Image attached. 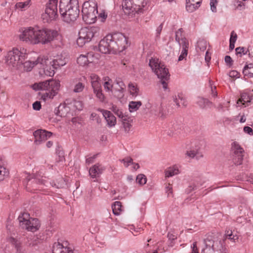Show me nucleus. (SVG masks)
Returning a JSON list of instances; mask_svg holds the SVG:
<instances>
[{
	"label": "nucleus",
	"instance_id": "nucleus-25",
	"mask_svg": "<svg viewBox=\"0 0 253 253\" xmlns=\"http://www.w3.org/2000/svg\"><path fill=\"white\" fill-rule=\"evenodd\" d=\"M46 63H44L43 65H42V68L44 70L45 73H48V75L49 76H53L54 75L55 71L54 70L55 69H53V67H52L50 64L48 58L46 57Z\"/></svg>",
	"mask_w": 253,
	"mask_h": 253
},
{
	"label": "nucleus",
	"instance_id": "nucleus-62",
	"mask_svg": "<svg viewBox=\"0 0 253 253\" xmlns=\"http://www.w3.org/2000/svg\"><path fill=\"white\" fill-rule=\"evenodd\" d=\"M35 182H36L37 183L40 184V185H46V183H47V181L44 180V179H34V180Z\"/></svg>",
	"mask_w": 253,
	"mask_h": 253
},
{
	"label": "nucleus",
	"instance_id": "nucleus-55",
	"mask_svg": "<svg viewBox=\"0 0 253 253\" xmlns=\"http://www.w3.org/2000/svg\"><path fill=\"white\" fill-rule=\"evenodd\" d=\"M226 236L229 239L232 240L234 241H235L238 238L236 235H233L232 232L231 231L230 232V233H229V231H227V232L226 234Z\"/></svg>",
	"mask_w": 253,
	"mask_h": 253
},
{
	"label": "nucleus",
	"instance_id": "nucleus-19",
	"mask_svg": "<svg viewBox=\"0 0 253 253\" xmlns=\"http://www.w3.org/2000/svg\"><path fill=\"white\" fill-rule=\"evenodd\" d=\"M98 48L99 50L104 54L109 53L111 51L107 36L100 41Z\"/></svg>",
	"mask_w": 253,
	"mask_h": 253
},
{
	"label": "nucleus",
	"instance_id": "nucleus-42",
	"mask_svg": "<svg viewBox=\"0 0 253 253\" xmlns=\"http://www.w3.org/2000/svg\"><path fill=\"white\" fill-rule=\"evenodd\" d=\"M120 161L123 163L125 167L127 168L130 164H133V160L130 157H127L122 160H120Z\"/></svg>",
	"mask_w": 253,
	"mask_h": 253
},
{
	"label": "nucleus",
	"instance_id": "nucleus-28",
	"mask_svg": "<svg viewBox=\"0 0 253 253\" xmlns=\"http://www.w3.org/2000/svg\"><path fill=\"white\" fill-rule=\"evenodd\" d=\"M142 105L141 101H131L129 103V110L130 112L136 111Z\"/></svg>",
	"mask_w": 253,
	"mask_h": 253
},
{
	"label": "nucleus",
	"instance_id": "nucleus-52",
	"mask_svg": "<svg viewBox=\"0 0 253 253\" xmlns=\"http://www.w3.org/2000/svg\"><path fill=\"white\" fill-rule=\"evenodd\" d=\"M225 62L230 67H231L233 65V61L230 56L226 55L225 57Z\"/></svg>",
	"mask_w": 253,
	"mask_h": 253
},
{
	"label": "nucleus",
	"instance_id": "nucleus-2",
	"mask_svg": "<svg viewBox=\"0 0 253 253\" xmlns=\"http://www.w3.org/2000/svg\"><path fill=\"white\" fill-rule=\"evenodd\" d=\"M59 13L65 22H74L80 13L78 0H60Z\"/></svg>",
	"mask_w": 253,
	"mask_h": 253
},
{
	"label": "nucleus",
	"instance_id": "nucleus-11",
	"mask_svg": "<svg viewBox=\"0 0 253 253\" xmlns=\"http://www.w3.org/2000/svg\"><path fill=\"white\" fill-rule=\"evenodd\" d=\"M205 247L202 253H228L227 250L223 247L220 241L207 239L204 240Z\"/></svg>",
	"mask_w": 253,
	"mask_h": 253
},
{
	"label": "nucleus",
	"instance_id": "nucleus-38",
	"mask_svg": "<svg viewBox=\"0 0 253 253\" xmlns=\"http://www.w3.org/2000/svg\"><path fill=\"white\" fill-rule=\"evenodd\" d=\"M243 155L238 154L234 156L233 162L236 165H240L242 164Z\"/></svg>",
	"mask_w": 253,
	"mask_h": 253
},
{
	"label": "nucleus",
	"instance_id": "nucleus-10",
	"mask_svg": "<svg viewBox=\"0 0 253 253\" xmlns=\"http://www.w3.org/2000/svg\"><path fill=\"white\" fill-rule=\"evenodd\" d=\"M57 2L58 0H49L47 3L44 13L42 15L44 22L48 23L57 18Z\"/></svg>",
	"mask_w": 253,
	"mask_h": 253
},
{
	"label": "nucleus",
	"instance_id": "nucleus-13",
	"mask_svg": "<svg viewBox=\"0 0 253 253\" xmlns=\"http://www.w3.org/2000/svg\"><path fill=\"white\" fill-rule=\"evenodd\" d=\"M33 135L35 138V143L36 144H40L42 141L49 138L51 136L52 133L45 130L38 129L34 131Z\"/></svg>",
	"mask_w": 253,
	"mask_h": 253
},
{
	"label": "nucleus",
	"instance_id": "nucleus-34",
	"mask_svg": "<svg viewBox=\"0 0 253 253\" xmlns=\"http://www.w3.org/2000/svg\"><path fill=\"white\" fill-rule=\"evenodd\" d=\"M77 62L79 65L82 66H85L88 64V60L86 57L85 55H81L77 60Z\"/></svg>",
	"mask_w": 253,
	"mask_h": 253
},
{
	"label": "nucleus",
	"instance_id": "nucleus-57",
	"mask_svg": "<svg viewBox=\"0 0 253 253\" xmlns=\"http://www.w3.org/2000/svg\"><path fill=\"white\" fill-rule=\"evenodd\" d=\"M33 108L34 110L39 111L41 108V104L40 101H36L33 104Z\"/></svg>",
	"mask_w": 253,
	"mask_h": 253
},
{
	"label": "nucleus",
	"instance_id": "nucleus-50",
	"mask_svg": "<svg viewBox=\"0 0 253 253\" xmlns=\"http://www.w3.org/2000/svg\"><path fill=\"white\" fill-rule=\"evenodd\" d=\"M198 47L201 51H204L206 49V42L204 41L198 42Z\"/></svg>",
	"mask_w": 253,
	"mask_h": 253
},
{
	"label": "nucleus",
	"instance_id": "nucleus-58",
	"mask_svg": "<svg viewBox=\"0 0 253 253\" xmlns=\"http://www.w3.org/2000/svg\"><path fill=\"white\" fill-rule=\"evenodd\" d=\"M216 3H217L216 0H211V9L212 12H215L216 10V6L215 5Z\"/></svg>",
	"mask_w": 253,
	"mask_h": 253
},
{
	"label": "nucleus",
	"instance_id": "nucleus-63",
	"mask_svg": "<svg viewBox=\"0 0 253 253\" xmlns=\"http://www.w3.org/2000/svg\"><path fill=\"white\" fill-rule=\"evenodd\" d=\"M57 153L59 155V161H62L64 159V153L62 150H59L58 151L57 150Z\"/></svg>",
	"mask_w": 253,
	"mask_h": 253
},
{
	"label": "nucleus",
	"instance_id": "nucleus-43",
	"mask_svg": "<svg viewBox=\"0 0 253 253\" xmlns=\"http://www.w3.org/2000/svg\"><path fill=\"white\" fill-rule=\"evenodd\" d=\"M112 110L116 115H117L119 118L121 119L125 116L123 115L122 111L120 110L116 106H113Z\"/></svg>",
	"mask_w": 253,
	"mask_h": 253
},
{
	"label": "nucleus",
	"instance_id": "nucleus-39",
	"mask_svg": "<svg viewBox=\"0 0 253 253\" xmlns=\"http://www.w3.org/2000/svg\"><path fill=\"white\" fill-rule=\"evenodd\" d=\"M8 174V170L0 165V181L3 180Z\"/></svg>",
	"mask_w": 253,
	"mask_h": 253
},
{
	"label": "nucleus",
	"instance_id": "nucleus-48",
	"mask_svg": "<svg viewBox=\"0 0 253 253\" xmlns=\"http://www.w3.org/2000/svg\"><path fill=\"white\" fill-rule=\"evenodd\" d=\"M91 86L93 88V91L99 90L101 88V85L99 81L91 83Z\"/></svg>",
	"mask_w": 253,
	"mask_h": 253
},
{
	"label": "nucleus",
	"instance_id": "nucleus-45",
	"mask_svg": "<svg viewBox=\"0 0 253 253\" xmlns=\"http://www.w3.org/2000/svg\"><path fill=\"white\" fill-rule=\"evenodd\" d=\"M179 45L182 46V48H188L189 42L188 40L185 38H181L179 42H178Z\"/></svg>",
	"mask_w": 253,
	"mask_h": 253
},
{
	"label": "nucleus",
	"instance_id": "nucleus-4",
	"mask_svg": "<svg viewBox=\"0 0 253 253\" xmlns=\"http://www.w3.org/2000/svg\"><path fill=\"white\" fill-rule=\"evenodd\" d=\"M146 4V0H124L122 6L125 14L132 18L136 14L143 12Z\"/></svg>",
	"mask_w": 253,
	"mask_h": 253
},
{
	"label": "nucleus",
	"instance_id": "nucleus-53",
	"mask_svg": "<svg viewBox=\"0 0 253 253\" xmlns=\"http://www.w3.org/2000/svg\"><path fill=\"white\" fill-rule=\"evenodd\" d=\"M246 97H247V98H249V96H247L246 94L242 95L241 98L238 100L237 103L239 104V102H241L243 104H245V102H251L250 100H247V101L246 100V99H247Z\"/></svg>",
	"mask_w": 253,
	"mask_h": 253
},
{
	"label": "nucleus",
	"instance_id": "nucleus-16",
	"mask_svg": "<svg viewBox=\"0 0 253 253\" xmlns=\"http://www.w3.org/2000/svg\"><path fill=\"white\" fill-rule=\"evenodd\" d=\"M105 168L99 164H96L91 167L89 171L90 176L94 178L98 177L104 170Z\"/></svg>",
	"mask_w": 253,
	"mask_h": 253
},
{
	"label": "nucleus",
	"instance_id": "nucleus-9",
	"mask_svg": "<svg viewBox=\"0 0 253 253\" xmlns=\"http://www.w3.org/2000/svg\"><path fill=\"white\" fill-rule=\"evenodd\" d=\"M20 223V226L31 232H35L40 227V221L37 218L30 217V214L27 212H24L20 215L18 218Z\"/></svg>",
	"mask_w": 253,
	"mask_h": 253
},
{
	"label": "nucleus",
	"instance_id": "nucleus-56",
	"mask_svg": "<svg viewBox=\"0 0 253 253\" xmlns=\"http://www.w3.org/2000/svg\"><path fill=\"white\" fill-rule=\"evenodd\" d=\"M90 79L91 80V83L99 81L100 80L99 77L95 74H91L90 76Z\"/></svg>",
	"mask_w": 253,
	"mask_h": 253
},
{
	"label": "nucleus",
	"instance_id": "nucleus-17",
	"mask_svg": "<svg viewBox=\"0 0 253 253\" xmlns=\"http://www.w3.org/2000/svg\"><path fill=\"white\" fill-rule=\"evenodd\" d=\"M115 81L119 87L114 89V94L117 98H121L124 96L123 92L126 87L125 84L120 78L116 79Z\"/></svg>",
	"mask_w": 253,
	"mask_h": 253
},
{
	"label": "nucleus",
	"instance_id": "nucleus-26",
	"mask_svg": "<svg viewBox=\"0 0 253 253\" xmlns=\"http://www.w3.org/2000/svg\"><path fill=\"white\" fill-rule=\"evenodd\" d=\"M243 73L245 76L253 78V64L250 63L246 65L244 68Z\"/></svg>",
	"mask_w": 253,
	"mask_h": 253
},
{
	"label": "nucleus",
	"instance_id": "nucleus-44",
	"mask_svg": "<svg viewBox=\"0 0 253 253\" xmlns=\"http://www.w3.org/2000/svg\"><path fill=\"white\" fill-rule=\"evenodd\" d=\"M30 0H27L25 2H17L15 6L16 8H20L21 9H23L27 7L29 5Z\"/></svg>",
	"mask_w": 253,
	"mask_h": 253
},
{
	"label": "nucleus",
	"instance_id": "nucleus-24",
	"mask_svg": "<svg viewBox=\"0 0 253 253\" xmlns=\"http://www.w3.org/2000/svg\"><path fill=\"white\" fill-rule=\"evenodd\" d=\"M122 123L124 130L126 132H128L132 126L131 123L132 119L126 116H124L122 118Z\"/></svg>",
	"mask_w": 253,
	"mask_h": 253
},
{
	"label": "nucleus",
	"instance_id": "nucleus-7",
	"mask_svg": "<svg viewBox=\"0 0 253 253\" xmlns=\"http://www.w3.org/2000/svg\"><path fill=\"white\" fill-rule=\"evenodd\" d=\"M100 35V29L98 27H84L79 32L77 44L82 47L86 42H90L93 38L98 37Z\"/></svg>",
	"mask_w": 253,
	"mask_h": 253
},
{
	"label": "nucleus",
	"instance_id": "nucleus-6",
	"mask_svg": "<svg viewBox=\"0 0 253 253\" xmlns=\"http://www.w3.org/2000/svg\"><path fill=\"white\" fill-rule=\"evenodd\" d=\"M83 20L87 24L94 23L98 14L97 3L93 0L85 1L82 6Z\"/></svg>",
	"mask_w": 253,
	"mask_h": 253
},
{
	"label": "nucleus",
	"instance_id": "nucleus-21",
	"mask_svg": "<svg viewBox=\"0 0 253 253\" xmlns=\"http://www.w3.org/2000/svg\"><path fill=\"white\" fill-rule=\"evenodd\" d=\"M85 77H83L79 79H75L74 80V83H75L73 91L75 93H80L82 92L85 87L84 84L82 82L83 79L85 80Z\"/></svg>",
	"mask_w": 253,
	"mask_h": 253
},
{
	"label": "nucleus",
	"instance_id": "nucleus-1",
	"mask_svg": "<svg viewBox=\"0 0 253 253\" xmlns=\"http://www.w3.org/2000/svg\"><path fill=\"white\" fill-rule=\"evenodd\" d=\"M57 35L56 31L29 27L24 28L19 38L23 41L32 44H45L52 41Z\"/></svg>",
	"mask_w": 253,
	"mask_h": 253
},
{
	"label": "nucleus",
	"instance_id": "nucleus-14",
	"mask_svg": "<svg viewBox=\"0 0 253 253\" xmlns=\"http://www.w3.org/2000/svg\"><path fill=\"white\" fill-rule=\"evenodd\" d=\"M46 60V57L44 56H39L35 61H27L24 62H23V63H21V64L23 65L24 68L26 71H30L35 65L38 64L43 65L44 63H46L47 62Z\"/></svg>",
	"mask_w": 253,
	"mask_h": 253
},
{
	"label": "nucleus",
	"instance_id": "nucleus-36",
	"mask_svg": "<svg viewBox=\"0 0 253 253\" xmlns=\"http://www.w3.org/2000/svg\"><path fill=\"white\" fill-rule=\"evenodd\" d=\"M94 93L95 94L96 97L98 99L99 101L101 102H104L105 100V97L103 93H102V88L99 90H97L96 91H93Z\"/></svg>",
	"mask_w": 253,
	"mask_h": 253
},
{
	"label": "nucleus",
	"instance_id": "nucleus-46",
	"mask_svg": "<svg viewBox=\"0 0 253 253\" xmlns=\"http://www.w3.org/2000/svg\"><path fill=\"white\" fill-rule=\"evenodd\" d=\"M104 87L106 91H114V90H113V85L110 83L109 81L105 82L104 84Z\"/></svg>",
	"mask_w": 253,
	"mask_h": 253
},
{
	"label": "nucleus",
	"instance_id": "nucleus-40",
	"mask_svg": "<svg viewBox=\"0 0 253 253\" xmlns=\"http://www.w3.org/2000/svg\"><path fill=\"white\" fill-rule=\"evenodd\" d=\"M130 93L134 96H137L138 93V88H137L133 84H128Z\"/></svg>",
	"mask_w": 253,
	"mask_h": 253
},
{
	"label": "nucleus",
	"instance_id": "nucleus-8",
	"mask_svg": "<svg viewBox=\"0 0 253 253\" xmlns=\"http://www.w3.org/2000/svg\"><path fill=\"white\" fill-rule=\"evenodd\" d=\"M27 55L26 49L24 48L19 50L18 48H13L9 51L6 56V62L7 64L13 67L21 65L24 61Z\"/></svg>",
	"mask_w": 253,
	"mask_h": 253
},
{
	"label": "nucleus",
	"instance_id": "nucleus-64",
	"mask_svg": "<svg viewBox=\"0 0 253 253\" xmlns=\"http://www.w3.org/2000/svg\"><path fill=\"white\" fill-rule=\"evenodd\" d=\"M181 38H183L182 37V35H181V36H180V34L179 33V32H175V40L177 42H179L180 40H181Z\"/></svg>",
	"mask_w": 253,
	"mask_h": 253
},
{
	"label": "nucleus",
	"instance_id": "nucleus-33",
	"mask_svg": "<svg viewBox=\"0 0 253 253\" xmlns=\"http://www.w3.org/2000/svg\"><path fill=\"white\" fill-rule=\"evenodd\" d=\"M186 154L188 156L191 158H196L197 160L203 157V155L199 153V151L197 149L196 150H192L187 151Z\"/></svg>",
	"mask_w": 253,
	"mask_h": 253
},
{
	"label": "nucleus",
	"instance_id": "nucleus-61",
	"mask_svg": "<svg viewBox=\"0 0 253 253\" xmlns=\"http://www.w3.org/2000/svg\"><path fill=\"white\" fill-rule=\"evenodd\" d=\"M98 18H101V21L103 22L107 18V15L104 12H101L98 14Z\"/></svg>",
	"mask_w": 253,
	"mask_h": 253
},
{
	"label": "nucleus",
	"instance_id": "nucleus-31",
	"mask_svg": "<svg viewBox=\"0 0 253 253\" xmlns=\"http://www.w3.org/2000/svg\"><path fill=\"white\" fill-rule=\"evenodd\" d=\"M232 149L234 151V155L243 154L244 152L243 149L241 147L238 143L235 141L232 144Z\"/></svg>",
	"mask_w": 253,
	"mask_h": 253
},
{
	"label": "nucleus",
	"instance_id": "nucleus-23",
	"mask_svg": "<svg viewBox=\"0 0 253 253\" xmlns=\"http://www.w3.org/2000/svg\"><path fill=\"white\" fill-rule=\"evenodd\" d=\"M173 98V101L177 107H180L181 104L184 107L187 106V101L182 93H178L177 95H175Z\"/></svg>",
	"mask_w": 253,
	"mask_h": 253
},
{
	"label": "nucleus",
	"instance_id": "nucleus-54",
	"mask_svg": "<svg viewBox=\"0 0 253 253\" xmlns=\"http://www.w3.org/2000/svg\"><path fill=\"white\" fill-rule=\"evenodd\" d=\"M229 76L231 78H239V73L236 70H233L229 73Z\"/></svg>",
	"mask_w": 253,
	"mask_h": 253
},
{
	"label": "nucleus",
	"instance_id": "nucleus-35",
	"mask_svg": "<svg viewBox=\"0 0 253 253\" xmlns=\"http://www.w3.org/2000/svg\"><path fill=\"white\" fill-rule=\"evenodd\" d=\"M52 187H55L56 188H61L64 187L65 184V180L61 177L59 178L57 180V182H52L50 183Z\"/></svg>",
	"mask_w": 253,
	"mask_h": 253
},
{
	"label": "nucleus",
	"instance_id": "nucleus-30",
	"mask_svg": "<svg viewBox=\"0 0 253 253\" xmlns=\"http://www.w3.org/2000/svg\"><path fill=\"white\" fill-rule=\"evenodd\" d=\"M197 102L200 107L202 109L205 108L211 104L208 99L202 97H199Z\"/></svg>",
	"mask_w": 253,
	"mask_h": 253
},
{
	"label": "nucleus",
	"instance_id": "nucleus-27",
	"mask_svg": "<svg viewBox=\"0 0 253 253\" xmlns=\"http://www.w3.org/2000/svg\"><path fill=\"white\" fill-rule=\"evenodd\" d=\"M179 173V170L176 167H169L165 170V175L167 177H169Z\"/></svg>",
	"mask_w": 253,
	"mask_h": 253
},
{
	"label": "nucleus",
	"instance_id": "nucleus-12",
	"mask_svg": "<svg viewBox=\"0 0 253 253\" xmlns=\"http://www.w3.org/2000/svg\"><path fill=\"white\" fill-rule=\"evenodd\" d=\"M52 253H75L72 247L67 241L62 243L55 242L52 246Z\"/></svg>",
	"mask_w": 253,
	"mask_h": 253
},
{
	"label": "nucleus",
	"instance_id": "nucleus-5",
	"mask_svg": "<svg viewBox=\"0 0 253 253\" xmlns=\"http://www.w3.org/2000/svg\"><path fill=\"white\" fill-rule=\"evenodd\" d=\"M149 65L158 78L160 79L164 89H167L168 88L167 81L169 80L170 76L168 69L157 58H152L149 61Z\"/></svg>",
	"mask_w": 253,
	"mask_h": 253
},
{
	"label": "nucleus",
	"instance_id": "nucleus-29",
	"mask_svg": "<svg viewBox=\"0 0 253 253\" xmlns=\"http://www.w3.org/2000/svg\"><path fill=\"white\" fill-rule=\"evenodd\" d=\"M50 65L53 67V69H57L65 65L66 63L61 59H54L52 61H49Z\"/></svg>",
	"mask_w": 253,
	"mask_h": 253
},
{
	"label": "nucleus",
	"instance_id": "nucleus-49",
	"mask_svg": "<svg viewBox=\"0 0 253 253\" xmlns=\"http://www.w3.org/2000/svg\"><path fill=\"white\" fill-rule=\"evenodd\" d=\"M209 82L211 86V94L213 97H216L217 96V92L216 90V86H212L211 81L210 80Z\"/></svg>",
	"mask_w": 253,
	"mask_h": 253
},
{
	"label": "nucleus",
	"instance_id": "nucleus-51",
	"mask_svg": "<svg viewBox=\"0 0 253 253\" xmlns=\"http://www.w3.org/2000/svg\"><path fill=\"white\" fill-rule=\"evenodd\" d=\"M74 106L77 109L82 110L83 108V103L82 101H76L74 102Z\"/></svg>",
	"mask_w": 253,
	"mask_h": 253
},
{
	"label": "nucleus",
	"instance_id": "nucleus-47",
	"mask_svg": "<svg viewBox=\"0 0 253 253\" xmlns=\"http://www.w3.org/2000/svg\"><path fill=\"white\" fill-rule=\"evenodd\" d=\"M236 54H243L244 55L247 54V52H249L248 50H246V49L243 47H237L235 49Z\"/></svg>",
	"mask_w": 253,
	"mask_h": 253
},
{
	"label": "nucleus",
	"instance_id": "nucleus-59",
	"mask_svg": "<svg viewBox=\"0 0 253 253\" xmlns=\"http://www.w3.org/2000/svg\"><path fill=\"white\" fill-rule=\"evenodd\" d=\"M237 38V34L235 33L234 31H232L231 34L230 42H235Z\"/></svg>",
	"mask_w": 253,
	"mask_h": 253
},
{
	"label": "nucleus",
	"instance_id": "nucleus-20",
	"mask_svg": "<svg viewBox=\"0 0 253 253\" xmlns=\"http://www.w3.org/2000/svg\"><path fill=\"white\" fill-rule=\"evenodd\" d=\"M202 0H186V8L188 11L192 12L200 6Z\"/></svg>",
	"mask_w": 253,
	"mask_h": 253
},
{
	"label": "nucleus",
	"instance_id": "nucleus-18",
	"mask_svg": "<svg viewBox=\"0 0 253 253\" xmlns=\"http://www.w3.org/2000/svg\"><path fill=\"white\" fill-rule=\"evenodd\" d=\"M101 111L102 112L103 116L107 122L108 125L110 127L114 126L116 124V118L113 114L107 110H101Z\"/></svg>",
	"mask_w": 253,
	"mask_h": 253
},
{
	"label": "nucleus",
	"instance_id": "nucleus-37",
	"mask_svg": "<svg viewBox=\"0 0 253 253\" xmlns=\"http://www.w3.org/2000/svg\"><path fill=\"white\" fill-rule=\"evenodd\" d=\"M136 181L140 185H144L147 181L146 177L143 174H139L136 177Z\"/></svg>",
	"mask_w": 253,
	"mask_h": 253
},
{
	"label": "nucleus",
	"instance_id": "nucleus-15",
	"mask_svg": "<svg viewBox=\"0 0 253 253\" xmlns=\"http://www.w3.org/2000/svg\"><path fill=\"white\" fill-rule=\"evenodd\" d=\"M114 40L116 41L120 48L122 51L125 50L127 46V40L126 37L122 33H117L114 34Z\"/></svg>",
	"mask_w": 253,
	"mask_h": 253
},
{
	"label": "nucleus",
	"instance_id": "nucleus-41",
	"mask_svg": "<svg viewBox=\"0 0 253 253\" xmlns=\"http://www.w3.org/2000/svg\"><path fill=\"white\" fill-rule=\"evenodd\" d=\"M85 56L86 58H87V60H88V64L93 63L95 61V59H97V57L92 52H88L85 55Z\"/></svg>",
	"mask_w": 253,
	"mask_h": 253
},
{
	"label": "nucleus",
	"instance_id": "nucleus-22",
	"mask_svg": "<svg viewBox=\"0 0 253 253\" xmlns=\"http://www.w3.org/2000/svg\"><path fill=\"white\" fill-rule=\"evenodd\" d=\"M108 38V42L109 43V47L110 51H113L115 52H121L122 51L120 46L117 44L116 41L114 40V34L107 35Z\"/></svg>",
	"mask_w": 253,
	"mask_h": 253
},
{
	"label": "nucleus",
	"instance_id": "nucleus-32",
	"mask_svg": "<svg viewBox=\"0 0 253 253\" xmlns=\"http://www.w3.org/2000/svg\"><path fill=\"white\" fill-rule=\"evenodd\" d=\"M113 212L115 215H119L122 211V203L120 202L116 201L112 205Z\"/></svg>",
	"mask_w": 253,
	"mask_h": 253
},
{
	"label": "nucleus",
	"instance_id": "nucleus-3",
	"mask_svg": "<svg viewBox=\"0 0 253 253\" xmlns=\"http://www.w3.org/2000/svg\"><path fill=\"white\" fill-rule=\"evenodd\" d=\"M59 81L50 79L33 85L35 90H42L47 91L42 96V98L46 101L48 99H52L58 93L60 88Z\"/></svg>",
	"mask_w": 253,
	"mask_h": 253
},
{
	"label": "nucleus",
	"instance_id": "nucleus-60",
	"mask_svg": "<svg viewBox=\"0 0 253 253\" xmlns=\"http://www.w3.org/2000/svg\"><path fill=\"white\" fill-rule=\"evenodd\" d=\"M244 130L245 132H246L250 135L253 134V130L250 126H245L244 127Z\"/></svg>",
	"mask_w": 253,
	"mask_h": 253
}]
</instances>
